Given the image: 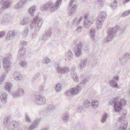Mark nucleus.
Here are the masks:
<instances>
[{
    "instance_id": "3",
    "label": "nucleus",
    "mask_w": 130,
    "mask_h": 130,
    "mask_svg": "<svg viewBox=\"0 0 130 130\" xmlns=\"http://www.w3.org/2000/svg\"><path fill=\"white\" fill-rule=\"evenodd\" d=\"M11 120L10 117L7 116L4 119V125L8 130H15V128L18 125V123L15 121L11 122Z\"/></svg>"
},
{
    "instance_id": "30",
    "label": "nucleus",
    "mask_w": 130,
    "mask_h": 130,
    "mask_svg": "<svg viewBox=\"0 0 130 130\" xmlns=\"http://www.w3.org/2000/svg\"><path fill=\"white\" fill-rule=\"evenodd\" d=\"M12 87V85L10 83L8 82L5 85V88L6 90L9 92L11 88Z\"/></svg>"
},
{
    "instance_id": "8",
    "label": "nucleus",
    "mask_w": 130,
    "mask_h": 130,
    "mask_svg": "<svg viewBox=\"0 0 130 130\" xmlns=\"http://www.w3.org/2000/svg\"><path fill=\"white\" fill-rule=\"evenodd\" d=\"M52 28H49L46 31L45 33L43 34L42 39L44 41H46L51 38L52 32Z\"/></svg>"
},
{
    "instance_id": "2",
    "label": "nucleus",
    "mask_w": 130,
    "mask_h": 130,
    "mask_svg": "<svg viewBox=\"0 0 130 130\" xmlns=\"http://www.w3.org/2000/svg\"><path fill=\"white\" fill-rule=\"evenodd\" d=\"M120 97L119 96H118L113 98L108 103L109 105H112L114 104V110L117 112L120 111L122 109V105L125 102V100L123 99H121L120 102H117Z\"/></svg>"
},
{
    "instance_id": "51",
    "label": "nucleus",
    "mask_w": 130,
    "mask_h": 130,
    "mask_svg": "<svg viewBox=\"0 0 130 130\" xmlns=\"http://www.w3.org/2000/svg\"><path fill=\"white\" fill-rule=\"evenodd\" d=\"M65 94L67 96H69L71 95V94L70 91V90L67 91H66Z\"/></svg>"
},
{
    "instance_id": "46",
    "label": "nucleus",
    "mask_w": 130,
    "mask_h": 130,
    "mask_svg": "<svg viewBox=\"0 0 130 130\" xmlns=\"http://www.w3.org/2000/svg\"><path fill=\"white\" fill-rule=\"evenodd\" d=\"M29 29L28 28L26 29L22 33L23 35L25 37L27 36L29 32Z\"/></svg>"
},
{
    "instance_id": "7",
    "label": "nucleus",
    "mask_w": 130,
    "mask_h": 130,
    "mask_svg": "<svg viewBox=\"0 0 130 130\" xmlns=\"http://www.w3.org/2000/svg\"><path fill=\"white\" fill-rule=\"evenodd\" d=\"M130 55L129 53H126L124 54L123 57L119 59L120 63L122 65H124L129 59Z\"/></svg>"
},
{
    "instance_id": "49",
    "label": "nucleus",
    "mask_w": 130,
    "mask_h": 130,
    "mask_svg": "<svg viewBox=\"0 0 130 130\" xmlns=\"http://www.w3.org/2000/svg\"><path fill=\"white\" fill-rule=\"evenodd\" d=\"M88 82L87 79L86 78H84L82 81V82L81 83V84L85 85Z\"/></svg>"
},
{
    "instance_id": "61",
    "label": "nucleus",
    "mask_w": 130,
    "mask_h": 130,
    "mask_svg": "<svg viewBox=\"0 0 130 130\" xmlns=\"http://www.w3.org/2000/svg\"><path fill=\"white\" fill-rule=\"evenodd\" d=\"M98 3L99 4H103V0H98Z\"/></svg>"
},
{
    "instance_id": "25",
    "label": "nucleus",
    "mask_w": 130,
    "mask_h": 130,
    "mask_svg": "<svg viewBox=\"0 0 130 130\" xmlns=\"http://www.w3.org/2000/svg\"><path fill=\"white\" fill-rule=\"evenodd\" d=\"M36 9V7L35 6H33L31 7L29 9L28 12L32 16L34 15V13Z\"/></svg>"
},
{
    "instance_id": "39",
    "label": "nucleus",
    "mask_w": 130,
    "mask_h": 130,
    "mask_svg": "<svg viewBox=\"0 0 130 130\" xmlns=\"http://www.w3.org/2000/svg\"><path fill=\"white\" fill-rule=\"evenodd\" d=\"M28 19L27 18H24L21 22V25H24L26 24L28 22Z\"/></svg>"
},
{
    "instance_id": "11",
    "label": "nucleus",
    "mask_w": 130,
    "mask_h": 130,
    "mask_svg": "<svg viewBox=\"0 0 130 130\" xmlns=\"http://www.w3.org/2000/svg\"><path fill=\"white\" fill-rule=\"evenodd\" d=\"M41 119V118H39L36 119L33 122H32L29 128V130H33L36 128Z\"/></svg>"
},
{
    "instance_id": "47",
    "label": "nucleus",
    "mask_w": 130,
    "mask_h": 130,
    "mask_svg": "<svg viewBox=\"0 0 130 130\" xmlns=\"http://www.w3.org/2000/svg\"><path fill=\"white\" fill-rule=\"evenodd\" d=\"M27 42L25 41H21L20 43V46L22 47L26 45Z\"/></svg>"
},
{
    "instance_id": "14",
    "label": "nucleus",
    "mask_w": 130,
    "mask_h": 130,
    "mask_svg": "<svg viewBox=\"0 0 130 130\" xmlns=\"http://www.w3.org/2000/svg\"><path fill=\"white\" fill-rule=\"evenodd\" d=\"M79 87L78 86H77L75 89L74 88H72L70 90L71 94L72 95H75L78 93L80 91V89H79Z\"/></svg>"
},
{
    "instance_id": "42",
    "label": "nucleus",
    "mask_w": 130,
    "mask_h": 130,
    "mask_svg": "<svg viewBox=\"0 0 130 130\" xmlns=\"http://www.w3.org/2000/svg\"><path fill=\"white\" fill-rule=\"evenodd\" d=\"M19 93L17 90L16 91H15L14 92H13L11 93V95H12L14 97H16L20 96L19 95Z\"/></svg>"
},
{
    "instance_id": "55",
    "label": "nucleus",
    "mask_w": 130,
    "mask_h": 130,
    "mask_svg": "<svg viewBox=\"0 0 130 130\" xmlns=\"http://www.w3.org/2000/svg\"><path fill=\"white\" fill-rule=\"evenodd\" d=\"M89 24H87L86 22H84V24L83 25V27L85 28H88L89 27Z\"/></svg>"
},
{
    "instance_id": "56",
    "label": "nucleus",
    "mask_w": 130,
    "mask_h": 130,
    "mask_svg": "<svg viewBox=\"0 0 130 130\" xmlns=\"http://www.w3.org/2000/svg\"><path fill=\"white\" fill-rule=\"evenodd\" d=\"M77 0H70L69 3V6L70 7H71L72 5L73 2L76 1Z\"/></svg>"
},
{
    "instance_id": "31",
    "label": "nucleus",
    "mask_w": 130,
    "mask_h": 130,
    "mask_svg": "<svg viewBox=\"0 0 130 130\" xmlns=\"http://www.w3.org/2000/svg\"><path fill=\"white\" fill-rule=\"evenodd\" d=\"M62 86L60 83L57 84L55 87V90L56 92H59L61 89Z\"/></svg>"
},
{
    "instance_id": "37",
    "label": "nucleus",
    "mask_w": 130,
    "mask_h": 130,
    "mask_svg": "<svg viewBox=\"0 0 130 130\" xmlns=\"http://www.w3.org/2000/svg\"><path fill=\"white\" fill-rule=\"evenodd\" d=\"M72 78L75 82H78L79 81L78 77L75 73H74L72 75Z\"/></svg>"
},
{
    "instance_id": "52",
    "label": "nucleus",
    "mask_w": 130,
    "mask_h": 130,
    "mask_svg": "<svg viewBox=\"0 0 130 130\" xmlns=\"http://www.w3.org/2000/svg\"><path fill=\"white\" fill-rule=\"evenodd\" d=\"M83 27L81 26H79L77 27L76 29V30L77 32H80L81 31Z\"/></svg>"
},
{
    "instance_id": "29",
    "label": "nucleus",
    "mask_w": 130,
    "mask_h": 130,
    "mask_svg": "<svg viewBox=\"0 0 130 130\" xmlns=\"http://www.w3.org/2000/svg\"><path fill=\"white\" fill-rule=\"evenodd\" d=\"M38 102V105H41L45 104L46 102V100L45 97L44 96L41 95L40 98Z\"/></svg>"
},
{
    "instance_id": "59",
    "label": "nucleus",
    "mask_w": 130,
    "mask_h": 130,
    "mask_svg": "<svg viewBox=\"0 0 130 130\" xmlns=\"http://www.w3.org/2000/svg\"><path fill=\"white\" fill-rule=\"evenodd\" d=\"M37 36V34L36 32H34L32 34V37L33 38H34Z\"/></svg>"
},
{
    "instance_id": "57",
    "label": "nucleus",
    "mask_w": 130,
    "mask_h": 130,
    "mask_svg": "<svg viewBox=\"0 0 130 130\" xmlns=\"http://www.w3.org/2000/svg\"><path fill=\"white\" fill-rule=\"evenodd\" d=\"M119 76L118 75H116L115 76H114L113 77V80H116L117 81H118L119 80Z\"/></svg>"
},
{
    "instance_id": "50",
    "label": "nucleus",
    "mask_w": 130,
    "mask_h": 130,
    "mask_svg": "<svg viewBox=\"0 0 130 130\" xmlns=\"http://www.w3.org/2000/svg\"><path fill=\"white\" fill-rule=\"evenodd\" d=\"M5 79L4 75H3L0 78V84H1L3 83V80Z\"/></svg>"
},
{
    "instance_id": "10",
    "label": "nucleus",
    "mask_w": 130,
    "mask_h": 130,
    "mask_svg": "<svg viewBox=\"0 0 130 130\" xmlns=\"http://www.w3.org/2000/svg\"><path fill=\"white\" fill-rule=\"evenodd\" d=\"M10 62L9 59L6 58H5L3 60V67L5 72L7 73L8 72L9 68L10 67V66L8 65V64Z\"/></svg>"
},
{
    "instance_id": "20",
    "label": "nucleus",
    "mask_w": 130,
    "mask_h": 130,
    "mask_svg": "<svg viewBox=\"0 0 130 130\" xmlns=\"http://www.w3.org/2000/svg\"><path fill=\"white\" fill-rule=\"evenodd\" d=\"M88 61V59L86 58L81 60L79 65V67L81 70L84 68L86 66Z\"/></svg>"
},
{
    "instance_id": "58",
    "label": "nucleus",
    "mask_w": 130,
    "mask_h": 130,
    "mask_svg": "<svg viewBox=\"0 0 130 130\" xmlns=\"http://www.w3.org/2000/svg\"><path fill=\"white\" fill-rule=\"evenodd\" d=\"M39 90L41 91H44V87L43 86L41 85L39 87Z\"/></svg>"
},
{
    "instance_id": "6",
    "label": "nucleus",
    "mask_w": 130,
    "mask_h": 130,
    "mask_svg": "<svg viewBox=\"0 0 130 130\" xmlns=\"http://www.w3.org/2000/svg\"><path fill=\"white\" fill-rule=\"evenodd\" d=\"M69 70V68L67 67H60L59 64L56 68V70L58 73L64 74L68 72Z\"/></svg>"
},
{
    "instance_id": "21",
    "label": "nucleus",
    "mask_w": 130,
    "mask_h": 130,
    "mask_svg": "<svg viewBox=\"0 0 130 130\" xmlns=\"http://www.w3.org/2000/svg\"><path fill=\"white\" fill-rule=\"evenodd\" d=\"M69 114L68 112L63 113L62 117V119L63 121L65 122L69 121Z\"/></svg>"
},
{
    "instance_id": "18",
    "label": "nucleus",
    "mask_w": 130,
    "mask_h": 130,
    "mask_svg": "<svg viewBox=\"0 0 130 130\" xmlns=\"http://www.w3.org/2000/svg\"><path fill=\"white\" fill-rule=\"evenodd\" d=\"M107 17V14L105 12V11L102 12H100L98 15V18L101 19L103 21V20L106 18Z\"/></svg>"
},
{
    "instance_id": "48",
    "label": "nucleus",
    "mask_w": 130,
    "mask_h": 130,
    "mask_svg": "<svg viewBox=\"0 0 130 130\" xmlns=\"http://www.w3.org/2000/svg\"><path fill=\"white\" fill-rule=\"evenodd\" d=\"M5 32L2 31L0 32V38H2L4 37L5 35Z\"/></svg>"
},
{
    "instance_id": "16",
    "label": "nucleus",
    "mask_w": 130,
    "mask_h": 130,
    "mask_svg": "<svg viewBox=\"0 0 130 130\" xmlns=\"http://www.w3.org/2000/svg\"><path fill=\"white\" fill-rule=\"evenodd\" d=\"M127 126V123L126 121H123L121 122V123L119 127V130H125Z\"/></svg>"
},
{
    "instance_id": "38",
    "label": "nucleus",
    "mask_w": 130,
    "mask_h": 130,
    "mask_svg": "<svg viewBox=\"0 0 130 130\" xmlns=\"http://www.w3.org/2000/svg\"><path fill=\"white\" fill-rule=\"evenodd\" d=\"M19 52L20 53H21L20 56L22 57L24 55L25 53V49L24 48V47H23L22 48H20V50L19 51Z\"/></svg>"
},
{
    "instance_id": "53",
    "label": "nucleus",
    "mask_w": 130,
    "mask_h": 130,
    "mask_svg": "<svg viewBox=\"0 0 130 130\" xmlns=\"http://www.w3.org/2000/svg\"><path fill=\"white\" fill-rule=\"evenodd\" d=\"M126 29V27H124L123 29H121L120 30V34H122Z\"/></svg>"
},
{
    "instance_id": "23",
    "label": "nucleus",
    "mask_w": 130,
    "mask_h": 130,
    "mask_svg": "<svg viewBox=\"0 0 130 130\" xmlns=\"http://www.w3.org/2000/svg\"><path fill=\"white\" fill-rule=\"evenodd\" d=\"M76 8V5L74 4L69 12V14L70 16L74 14Z\"/></svg>"
},
{
    "instance_id": "22",
    "label": "nucleus",
    "mask_w": 130,
    "mask_h": 130,
    "mask_svg": "<svg viewBox=\"0 0 130 130\" xmlns=\"http://www.w3.org/2000/svg\"><path fill=\"white\" fill-rule=\"evenodd\" d=\"M66 60L67 59L69 60H71L73 58V55L72 52L70 51H69L66 55Z\"/></svg>"
},
{
    "instance_id": "35",
    "label": "nucleus",
    "mask_w": 130,
    "mask_h": 130,
    "mask_svg": "<svg viewBox=\"0 0 130 130\" xmlns=\"http://www.w3.org/2000/svg\"><path fill=\"white\" fill-rule=\"evenodd\" d=\"M17 90L19 92L18 93L19 94L20 96L23 95L25 93V91L23 89L21 88H18Z\"/></svg>"
},
{
    "instance_id": "60",
    "label": "nucleus",
    "mask_w": 130,
    "mask_h": 130,
    "mask_svg": "<svg viewBox=\"0 0 130 130\" xmlns=\"http://www.w3.org/2000/svg\"><path fill=\"white\" fill-rule=\"evenodd\" d=\"M5 16L3 18V19L2 20V23L3 24H4L7 21L6 20H5Z\"/></svg>"
},
{
    "instance_id": "36",
    "label": "nucleus",
    "mask_w": 130,
    "mask_h": 130,
    "mask_svg": "<svg viewBox=\"0 0 130 130\" xmlns=\"http://www.w3.org/2000/svg\"><path fill=\"white\" fill-rule=\"evenodd\" d=\"M90 102L88 100H85L84 103V106L86 108H88L90 105Z\"/></svg>"
},
{
    "instance_id": "24",
    "label": "nucleus",
    "mask_w": 130,
    "mask_h": 130,
    "mask_svg": "<svg viewBox=\"0 0 130 130\" xmlns=\"http://www.w3.org/2000/svg\"><path fill=\"white\" fill-rule=\"evenodd\" d=\"M109 84L113 88H117L118 87L117 82L114 80H110Z\"/></svg>"
},
{
    "instance_id": "27",
    "label": "nucleus",
    "mask_w": 130,
    "mask_h": 130,
    "mask_svg": "<svg viewBox=\"0 0 130 130\" xmlns=\"http://www.w3.org/2000/svg\"><path fill=\"white\" fill-rule=\"evenodd\" d=\"M95 31L94 30L91 29L90 31L89 35L91 39L92 40H95Z\"/></svg>"
},
{
    "instance_id": "1",
    "label": "nucleus",
    "mask_w": 130,
    "mask_h": 130,
    "mask_svg": "<svg viewBox=\"0 0 130 130\" xmlns=\"http://www.w3.org/2000/svg\"><path fill=\"white\" fill-rule=\"evenodd\" d=\"M62 0H57L55 3V5H54L53 3L51 1L41 6L40 9L41 10H46L48 9L51 12L56 11L59 7V5L61 3Z\"/></svg>"
},
{
    "instance_id": "33",
    "label": "nucleus",
    "mask_w": 130,
    "mask_h": 130,
    "mask_svg": "<svg viewBox=\"0 0 130 130\" xmlns=\"http://www.w3.org/2000/svg\"><path fill=\"white\" fill-rule=\"evenodd\" d=\"M55 107L53 105H49L47 108V111L52 112L55 109Z\"/></svg>"
},
{
    "instance_id": "63",
    "label": "nucleus",
    "mask_w": 130,
    "mask_h": 130,
    "mask_svg": "<svg viewBox=\"0 0 130 130\" xmlns=\"http://www.w3.org/2000/svg\"><path fill=\"white\" fill-rule=\"evenodd\" d=\"M127 113V111L125 109L124 110L123 112V116H125Z\"/></svg>"
},
{
    "instance_id": "26",
    "label": "nucleus",
    "mask_w": 130,
    "mask_h": 130,
    "mask_svg": "<svg viewBox=\"0 0 130 130\" xmlns=\"http://www.w3.org/2000/svg\"><path fill=\"white\" fill-rule=\"evenodd\" d=\"M102 20L101 19L97 18L96 21V26L98 30L102 26Z\"/></svg>"
},
{
    "instance_id": "4",
    "label": "nucleus",
    "mask_w": 130,
    "mask_h": 130,
    "mask_svg": "<svg viewBox=\"0 0 130 130\" xmlns=\"http://www.w3.org/2000/svg\"><path fill=\"white\" fill-rule=\"evenodd\" d=\"M120 29L119 26H116L112 28H110L108 29V35L105 39L106 43L110 42L117 34V32Z\"/></svg>"
},
{
    "instance_id": "5",
    "label": "nucleus",
    "mask_w": 130,
    "mask_h": 130,
    "mask_svg": "<svg viewBox=\"0 0 130 130\" xmlns=\"http://www.w3.org/2000/svg\"><path fill=\"white\" fill-rule=\"evenodd\" d=\"M42 23V19L39 17L38 15L35 17L33 20V22L30 24V27L31 29L34 27V26L35 25V29L36 31H38L41 27Z\"/></svg>"
},
{
    "instance_id": "34",
    "label": "nucleus",
    "mask_w": 130,
    "mask_h": 130,
    "mask_svg": "<svg viewBox=\"0 0 130 130\" xmlns=\"http://www.w3.org/2000/svg\"><path fill=\"white\" fill-rule=\"evenodd\" d=\"M108 117V114L106 113H104L102 116V118L101 120V122L102 123H104L106 121Z\"/></svg>"
},
{
    "instance_id": "64",
    "label": "nucleus",
    "mask_w": 130,
    "mask_h": 130,
    "mask_svg": "<svg viewBox=\"0 0 130 130\" xmlns=\"http://www.w3.org/2000/svg\"><path fill=\"white\" fill-rule=\"evenodd\" d=\"M77 18H75L73 20L72 22V24H74L76 22V20H77Z\"/></svg>"
},
{
    "instance_id": "17",
    "label": "nucleus",
    "mask_w": 130,
    "mask_h": 130,
    "mask_svg": "<svg viewBox=\"0 0 130 130\" xmlns=\"http://www.w3.org/2000/svg\"><path fill=\"white\" fill-rule=\"evenodd\" d=\"M13 77L16 80H20L22 78V75L20 74L18 72L16 71L13 74Z\"/></svg>"
},
{
    "instance_id": "44",
    "label": "nucleus",
    "mask_w": 130,
    "mask_h": 130,
    "mask_svg": "<svg viewBox=\"0 0 130 130\" xmlns=\"http://www.w3.org/2000/svg\"><path fill=\"white\" fill-rule=\"evenodd\" d=\"M20 64L22 67H25L27 64V63L25 61H20Z\"/></svg>"
},
{
    "instance_id": "19",
    "label": "nucleus",
    "mask_w": 130,
    "mask_h": 130,
    "mask_svg": "<svg viewBox=\"0 0 130 130\" xmlns=\"http://www.w3.org/2000/svg\"><path fill=\"white\" fill-rule=\"evenodd\" d=\"M7 94L4 93L1 95L0 99L1 101L4 104H5L7 102Z\"/></svg>"
},
{
    "instance_id": "13",
    "label": "nucleus",
    "mask_w": 130,
    "mask_h": 130,
    "mask_svg": "<svg viewBox=\"0 0 130 130\" xmlns=\"http://www.w3.org/2000/svg\"><path fill=\"white\" fill-rule=\"evenodd\" d=\"M41 95L39 94H35L32 95L31 96V100L37 104H38V102L40 98Z\"/></svg>"
},
{
    "instance_id": "62",
    "label": "nucleus",
    "mask_w": 130,
    "mask_h": 130,
    "mask_svg": "<svg viewBox=\"0 0 130 130\" xmlns=\"http://www.w3.org/2000/svg\"><path fill=\"white\" fill-rule=\"evenodd\" d=\"M85 22H86L87 23V24H89V26H90L91 24H92V22H91L90 21H87L86 20V21Z\"/></svg>"
},
{
    "instance_id": "9",
    "label": "nucleus",
    "mask_w": 130,
    "mask_h": 130,
    "mask_svg": "<svg viewBox=\"0 0 130 130\" xmlns=\"http://www.w3.org/2000/svg\"><path fill=\"white\" fill-rule=\"evenodd\" d=\"M82 47V44H77L76 45L74 49V52L76 57H78L82 54L81 48Z\"/></svg>"
},
{
    "instance_id": "54",
    "label": "nucleus",
    "mask_w": 130,
    "mask_h": 130,
    "mask_svg": "<svg viewBox=\"0 0 130 130\" xmlns=\"http://www.w3.org/2000/svg\"><path fill=\"white\" fill-rule=\"evenodd\" d=\"M11 58V54L10 53H8L6 55V58H8V59H9Z\"/></svg>"
},
{
    "instance_id": "43",
    "label": "nucleus",
    "mask_w": 130,
    "mask_h": 130,
    "mask_svg": "<svg viewBox=\"0 0 130 130\" xmlns=\"http://www.w3.org/2000/svg\"><path fill=\"white\" fill-rule=\"evenodd\" d=\"M40 75V74L38 72L36 73L34 77L32 82H34V81L37 79L38 77Z\"/></svg>"
},
{
    "instance_id": "12",
    "label": "nucleus",
    "mask_w": 130,
    "mask_h": 130,
    "mask_svg": "<svg viewBox=\"0 0 130 130\" xmlns=\"http://www.w3.org/2000/svg\"><path fill=\"white\" fill-rule=\"evenodd\" d=\"M11 1L10 0H1L0 3L3 5V8L5 9L9 7Z\"/></svg>"
},
{
    "instance_id": "45",
    "label": "nucleus",
    "mask_w": 130,
    "mask_h": 130,
    "mask_svg": "<svg viewBox=\"0 0 130 130\" xmlns=\"http://www.w3.org/2000/svg\"><path fill=\"white\" fill-rule=\"evenodd\" d=\"M28 113H25V120L26 122H30V119L28 115H27Z\"/></svg>"
},
{
    "instance_id": "15",
    "label": "nucleus",
    "mask_w": 130,
    "mask_h": 130,
    "mask_svg": "<svg viewBox=\"0 0 130 130\" xmlns=\"http://www.w3.org/2000/svg\"><path fill=\"white\" fill-rule=\"evenodd\" d=\"M15 34V32L13 31L10 30L9 31L6 37V39L7 40H9L11 38H13Z\"/></svg>"
},
{
    "instance_id": "41",
    "label": "nucleus",
    "mask_w": 130,
    "mask_h": 130,
    "mask_svg": "<svg viewBox=\"0 0 130 130\" xmlns=\"http://www.w3.org/2000/svg\"><path fill=\"white\" fill-rule=\"evenodd\" d=\"M117 2L116 0H114V1L110 5V7L114 8H115L117 6Z\"/></svg>"
},
{
    "instance_id": "32",
    "label": "nucleus",
    "mask_w": 130,
    "mask_h": 130,
    "mask_svg": "<svg viewBox=\"0 0 130 130\" xmlns=\"http://www.w3.org/2000/svg\"><path fill=\"white\" fill-rule=\"evenodd\" d=\"M50 61V59L47 57H45L42 61V62L45 64H47Z\"/></svg>"
},
{
    "instance_id": "28",
    "label": "nucleus",
    "mask_w": 130,
    "mask_h": 130,
    "mask_svg": "<svg viewBox=\"0 0 130 130\" xmlns=\"http://www.w3.org/2000/svg\"><path fill=\"white\" fill-rule=\"evenodd\" d=\"M91 106L93 108H96L99 104V102L97 100H93L91 103Z\"/></svg>"
},
{
    "instance_id": "40",
    "label": "nucleus",
    "mask_w": 130,
    "mask_h": 130,
    "mask_svg": "<svg viewBox=\"0 0 130 130\" xmlns=\"http://www.w3.org/2000/svg\"><path fill=\"white\" fill-rule=\"evenodd\" d=\"M130 13V10H127L123 12L121 15L122 17H125L127 16Z\"/></svg>"
}]
</instances>
